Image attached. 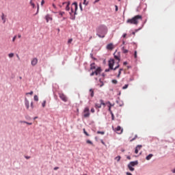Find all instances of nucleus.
<instances>
[{"mask_svg":"<svg viewBox=\"0 0 175 175\" xmlns=\"http://www.w3.org/2000/svg\"><path fill=\"white\" fill-rule=\"evenodd\" d=\"M96 35L98 38H105L106 33H107V27L105 25H100L96 29Z\"/></svg>","mask_w":175,"mask_h":175,"instance_id":"f257e3e1","label":"nucleus"},{"mask_svg":"<svg viewBox=\"0 0 175 175\" xmlns=\"http://www.w3.org/2000/svg\"><path fill=\"white\" fill-rule=\"evenodd\" d=\"M90 70H94L90 74V76H94V75H96V76H98V75H100V72H102V69L100 68V67H98L96 68L95 63H92L90 64Z\"/></svg>","mask_w":175,"mask_h":175,"instance_id":"f03ea898","label":"nucleus"},{"mask_svg":"<svg viewBox=\"0 0 175 175\" xmlns=\"http://www.w3.org/2000/svg\"><path fill=\"white\" fill-rule=\"evenodd\" d=\"M142 15H136L132 18H129L126 21L127 24H133L134 25H137L139 24V20H142Z\"/></svg>","mask_w":175,"mask_h":175,"instance_id":"7ed1b4c3","label":"nucleus"},{"mask_svg":"<svg viewBox=\"0 0 175 175\" xmlns=\"http://www.w3.org/2000/svg\"><path fill=\"white\" fill-rule=\"evenodd\" d=\"M77 9H78L77 2L72 3L69 14H70V16L73 15V14H77L76 12H77Z\"/></svg>","mask_w":175,"mask_h":175,"instance_id":"20e7f679","label":"nucleus"},{"mask_svg":"<svg viewBox=\"0 0 175 175\" xmlns=\"http://www.w3.org/2000/svg\"><path fill=\"white\" fill-rule=\"evenodd\" d=\"M109 69H111V70H116L118 69V68H120V64H118L117 66H116L113 68V66H114V59H110L109 61Z\"/></svg>","mask_w":175,"mask_h":175,"instance_id":"39448f33","label":"nucleus"},{"mask_svg":"<svg viewBox=\"0 0 175 175\" xmlns=\"http://www.w3.org/2000/svg\"><path fill=\"white\" fill-rule=\"evenodd\" d=\"M139 163L137 161H131L129 163L128 167L131 172H134L135 168L133 167L136 166Z\"/></svg>","mask_w":175,"mask_h":175,"instance_id":"423d86ee","label":"nucleus"},{"mask_svg":"<svg viewBox=\"0 0 175 175\" xmlns=\"http://www.w3.org/2000/svg\"><path fill=\"white\" fill-rule=\"evenodd\" d=\"M90 108L88 107H85L83 110V117L85 118H88L90 117Z\"/></svg>","mask_w":175,"mask_h":175,"instance_id":"0eeeda50","label":"nucleus"},{"mask_svg":"<svg viewBox=\"0 0 175 175\" xmlns=\"http://www.w3.org/2000/svg\"><path fill=\"white\" fill-rule=\"evenodd\" d=\"M100 104H98V103L95 104L96 109H100V107H102V105H103V106H104V107H105V106H106V103H105L103 100H100Z\"/></svg>","mask_w":175,"mask_h":175,"instance_id":"6e6552de","label":"nucleus"},{"mask_svg":"<svg viewBox=\"0 0 175 175\" xmlns=\"http://www.w3.org/2000/svg\"><path fill=\"white\" fill-rule=\"evenodd\" d=\"M113 131L118 133V135H121L123 132V129H121V126H118L117 128L113 129Z\"/></svg>","mask_w":175,"mask_h":175,"instance_id":"1a4fd4ad","label":"nucleus"},{"mask_svg":"<svg viewBox=\"0 0 175 175\" xmlns=\"http://www.w3.org/2000/svg\"><path fill=\"white\" fill-rule=\"evenodd\" d=\"M113 55H114L115 59H117L118 64H120V57H121V55H120V52L116 51V52L114 53Z\"/></svg>","mask_w":175,"mask_h":175,"instance_id":"9d476101","label":"nucleus"},{"mask_svg":"<svg viewBox=\"0 0 175 175\" xmlns=\"http://www.w3.org/2000/svg\"><path fill=\"white\" fill-rule=\"evenodd\" d=\"M59 96L60 99H62V100H63V102H68V98H66V96L65 94H64V93H59Z\"/></svg>","mask_w":175,"mask_h":175,"instance_id":"9b49d317","label":"nucleus"},{"mask_svg":"<svg viewBox=\"0 0 175 175\" xmlns=\"http://www.w3.org/2000/svg\"><path fill=\"white\" fill-rule=\"evenodd\" d=\"M105 105H107V107L109 108L108 110H109V113H111V111H111V107H113V106H114V104H111V103L108 101L105 103Z\"/></svg>","mask_w":175,"mask_h":175,"instance_id":"f8f14e48","label":"nucleus"},{"mask_svg":"<svg viewBox=\"0 0 175 175\" xmlns=\"http://www.w3.org/2000/svg\"><path fill=\"white\" fill-rule=\"evenodd\" d=\"M107 50H113L114 49V44L113 43H109L106 46Z\"/></svg>","mask_w":175,"mask_h":175,"instance_id":"ddd939ff","label":"nucleus"},{"mask_svg":"<svg viewBox=\"0 0 175 175\" xmlns=\"http://www.w3.org/2000/svg\"><path fill=\"white\" fill-rule=\"evenodd\" d=\"M32 66H36V65L38 64V58L34 57L31 59V62Z\"/></svg>","mask_w":175,"mask_h":175,"instance_id":"4468645a","label":"nucleus"},{"mask_svg":"<svg viewBox=\"0 0 175 175\" xmlns=\"http://www.w3.org/2000/svg\"><path fill=\"white\" fill-rule=\"evenodd\" d=\"M45 18L46 20V23H49V21H53V18L51 17V16H50L49 14H47L45 16Z\"/></svg>","mask_w":175,"mask_h":175,"instance_id":"2eb2a0df","label":"nucleus"},{"mask_svg":"<svg viewBox=\"0 0 175 175\" xmlns=\"http://www.w3.org/2000/svg\"><path fill=\"white\" fill-rule=\"evenodd\" d=\"M65 3H67L66 7V10L67 12H69L70 10V8L69 7L70 5V1H68V3H64L63 4L65 5Z\"/></svg>","mask_w":175,"mask_h":175,"instance_id":"dca6fc26","label":"nucleus"},{"mask_svg":"<svg viewBox=\"0 0 175 175\" xmlns=\"http://www.w3.org/2000/svg\"><path fill=\"white\" fill-rule=\"evenodd\" d=\"M142 145H138L137 146L136 148H135V152L136 154H139V150H142Z\"/></svg>","mask_w":175,"mask_h":175,"instance_id":"f3484780","label":"nucleus"},{"mask_svg":"<svg viewBox=\"0 0 175 175\" xmlns=\"http://www.w3.org/2000/svg\"><path fill=\"white\" fill-rule=\"evenodd\" d=\"M1 20L3 21V24L6 23V17L5 16V14L2 13Z\"/></svg>","mask_w":175,"mask_h":175,"instance_id":"a211bd4d","label":"nucleus"},{"mask_svg":"<svg viewBox=\"0 0 175 175\" xmlns=\"http://www.w3.org/2000/svg\"><path fill=\"white\" fill-rule=\"evenodd\" d=\"M25 106L27 110L29 109V101L27 98H25Z\"/></svg>","mask_w":175,"mask_h":175,"instance_id":"6ab92c4d","label":"nucleus"},{"mask_svg":"<svg viewBox=\"0 0 175 175\" xmlns=\"http://www.w3.org/2000/svg\"><path fill=\"white\" fill-rule=\"evenodd\" d=\"M152 157H154V154H150L149 155H148V156L146 157V161H150V159H151Z\"/></svg>","mask_w":175,"mask_h":175,"instance_id":"aec40b11","label":"nucleus"},{"mask_svg":"<svg viewBox=\"0 0 175 175\" xmlns=\"http://www.w3.org/2000/svg\"><path fill=\"white\" fill-rule=\"evenodd\" d=\"M89 92H90V96H91L92 98H94V90H93V89H90V90H89Z\"/></svg>","mask_w":175,"mask_h":175,"instance_id":"412c9836","label":"nucleus"},{"mask_svg":"<svg viewBox=\"0 0 175 175\" xmlns=\"http://www.w3.org/2000/svg\"><path fill=\"white\" fill-rule=\"evenodd\" d=\"M122 70H124L123 68H120V69L119 70L118 75V76H117L118 79H120V76H121V72H122Z\"/></svg>","mask_w":175,"mask_h":175,"instance_id":"4be33fe9","label":"nucleus"},{"mask_svg":"<svg viewBox=\"0 0 175 175\" xmlns=\"http://www.w3.org/2000/svg\"><path fill=\"white\" fill-rule=\"evenodd\" d=\"M129 51L128 49H125V47L122 48V53H124V54H126L128 53Z\"/></svg>","mask_w":175,"mask_h":175,"instance_id":"5701e85b","label":"nucleus"},{"mask_svg":"<svg viewBox=\"0 0 175 175\" xmlns=\"http://www.w3.org/2000/svg\"><path fill=\"white\" fill-rule=\"evenodd\" d=\"M8 57L10 58H13L14 57V53H9Z\"/></svg>","mask_w":175,"mask_h":175,"instance_id":"b1692460","label":"nucleus"},{"mask_svg":"<svg viewBox=\"0 0 175 175\" xmlns=\"http://www.w3.org/2000/svg\"><path fill=\"white\" fill-rule=\"evenodd\" d=\"M115 159L117 161V162H120L121 160V157L120 156H118L115 158Z\"/></svg>","mask_w":175,"mask_h":175,"instance_id":"393cba45","label":"nucleus"},{"mask_svg":"<svg viewBox=\"0 0 175 175\" xmlns=\"http://www.w3.org/2000/svg\"><path fill=\"white\" fill-rule=\"evenodd\" d=\"M128 87H129V84H126L122 87V90H126V88H128Z\"/></svg>","mask_w":175,"mask_h":175,"instance_id":"a878e982","label":"nucleus"},{"mask_svg":"<svg viewBox=\"0 0 175 175\" xmlns=\"http://www.w3.org/2000/svg\"><path fill=\"white\" fill-rule=\"evenodd\" d=\"M110 114L111 115V120H112V121H114V113H113V111H111Z\"/></svg>","mask_w":175,"mask_h":175,"instance_id":"bb28decb","label":"nucleus"},{"mask_svg":"<svg viewBox=\"0 0 175 175\" xmlns=\"http://www.w3.org/2000/svg\"><path fill=\"white\" fill-rule=\"evenodd\" d=\"M98 135H105V131H97Z\"/></svg>","mask_w":175,"mask_h":175,"instance_id":"cd10ccee","label":"nucleus"},{"mask_svg":"<svg viewBox=\"0 0 175 175\" xmlns=\"http://www.w3.org/2000/svg\"><path fill=\"white\" fill-rule=\"evenodd\" d=\"M136 139H137V135H135V137H134L133 139H131L130 140V142H133L134 140H136Z\"/></svg>","mask_w":175,"mask_h":175,"instance_id":"c85d7f7f","label":"nucleus"},{"mask_svg":"<svg viewBox=\"0 0 175 175\" xmlns=\"http://www.w3.org/2000/svg\"><path fill=\"white\" fill-rule=\"evenodd\" d=\"M134 58H137V51H135L134 52Z\"/></svg>","mask_w":175,"mask_h":175,"instance_id":"c756f323","label":"nucleus"},{"mask_svg":"<svg viewBox=\"0 0 175 175\" xmlns=\"http://www.w3.org/2000/svg\"><path fill=\"white\" fill-rule=\"evenodd\" d=\"M46 100H44L43 103H42V107H46Z\"/></svg>","mask_w":175,"mask_h":175,"instance_id":"7c9ffc66","label":"nucleus"},{"mask_svg":"<svg viewBox=\"0 0 175 175\" xmlns=\"http://www.w3.org/2000/svg\"><path fill=\"white\" fill-rule=\"evenodd\" d=\"M34 100H36V102H38V100H39V97H38V96L35 95V96H34Z\"/></svg>","mask_w":175,"mask_h":175,"instance_id":"2f4dec72","label":"nucleus"},{"mask_svg":"<svg viewBox=\"0 0 175 175\" xmlns=\"http://www.w3.org/2000/svg\"><path fill=\"white\" fill-rule=\"evenodd\" d=\"M26 95H33V92L31 91L30 92L26 93Z\"/></svg>","mask_w":175,"mask_h":175,"instance_id":"473e14b6","label":"nucleus"},{"mask_svg":"<svg viewBox=\"0 0 175 175\" xmlns=\"http://www.w3.org/2000/svg\"><path fill=\"white\" fill-rule=\"evenodd\" d=\"M72 42H73V39H69L68 41V44H70V43H72Z\"/></svg>","mask_w":175,"mask_h":175,"instance_id":"72a5a7b5","label":"nucleus"},{"mask_svg":"<svg viewBox=\"0 0 175 175\" xmlns=\"http://www.w3.org/2000/svg\"><path fill=\"white\" fill-rule=\"evenodd\" d=\"M86 143H87L88 144H92V142H91L90 139L87 140V141H86Z\"/></svg>","mask_w":175,"mask_h":175,"instance_id":"f704fd0d","label":"nucleus"},{"mask_svg":"<svg viewBox=\"0 0 175 175\" xmlns=\"http://www.w3.org/2000/svg\"><path fill=\"white\" fill-rule=\"evenodd\" d=\"M112 83H113V84H117V83H118V82L117 81V80L113 79V80H112Z\"/></svg>","mask_w":175,"mask_h":175,"instance_id":"c9c22d12","label":"nucleus"},{"mask_svg":"<svg viewBox=\"0 0 175 175\" xmlns=\"http://www.w3.org/2000/svg\"><path fill=\"white\" fill-rule=\"evenodd\" d=\"M100 83H101L100 85V87L101 88V87H103V85H104V83H103V82L100 79Z\"/></svg>","mask_w":175,"mask_h":175,"instance_id":"e433bc0d","label":"nucleus"},{"mask_svg":"<svg viewBox=\"0 0 175 175\" xmlns=\"http://www.w3.org/2000/svg\"><path fill=\"white\" fill-rule=\"evenodd\" d=\"M30 5L33 6V8H35V3H32V1H30Z\"/></svg>","mask_w":175,"mask_h":175,"instance_id":"4c0bfd02","label":"nucleus"},{"mask_svg":"<svg viewBox=\"0 0 175 175\" xmlns=\"http://www.w3.org/2000/svg\"><path fill=\"white\" fill-rule=\"evenodd\" d=\"M65 14V12H59V15L60 16H64Z\"/></svg>","mask_w":175,"mask_h":175,"instance_id":"58836bf2","label":"nucleus"},{"mask_svg":"<svg viewBox=\"0 0 175 175\" xmlns=\"http://www.w3.org/2000/svg\"><path fill=\"white\" fill-rule=\"evenodd\" d=\"M17 38V36H15L13 39H12V42H15L16 39Z\"/></svg>","mask_w":175,"mask_h":175,"instance_id":"ea45409f","label":"nucleus"},{"mask_svg":"<svg viewBox=\"0 0 175 175\" xmlns=\"http://www.w3.org/2000/svg\"><path fill=\"white\" fill-rule=\"evenodd\" d=\"M91 113H95V109L92 108L91 109Z\"/></svg>","mask_w":175,"mask_h":175,"instance_id":"a19ab883","label":"nucleus"},{"mask_svg":"<svg viewBox=\"0 0 175 175\" xmlns=\"http://www.w3.org/2000/svg\"><path fill=\"white\" fill-rule=\"evenodd\" d=\"M31 108L33 109V102L31 103Z\"/></svg>","mask_w":175,"mask_h":175,"instance_id":"79ce46f5","label":"nucleus"},{"mask_svg":"<svg viewBox=\"0 0 175 175\" xmlns=\"http://www.w3.org/2000/svg\"><path fill=\"white\" fill-rule=\"evenodd\" d=\"M101 143L103 144V146H106V144H105V142H103V139H101Z\"/></svg>","mask_w":175,"mask_h":175,"instance_id":"37998d69","label":"nucleus"},{"mask_svg":"<svg viewBox=\"0 0 175 175\" xmlns=\"http://www.w3.org/2000/svg\"><path fill=\"white\" fill-rule=\"evenodd\" d=\"M115 8H116V12H118V6L115 5Z\"/></svg>","mask_w":175,"mask_h":175,"instance_id":"c03bdc74","label":"nucleus"},{"mask_svg":"<svg viewBox=\"0 0 175 175\" xmlns=\"http://www.w3.org/2000/svg\"><path fill=\"white\" fill-rule=\"evenodd\" d=\"M86 2H87V0H84L83 1L84 5H88V3H86Z\"/></svg>","mask_w":175,"mask_h":175,"instance_id":"a18cd8bd","label":"nucleus"},{"mask_svg":"<svg viewBox=\"0 0 175 175\" xmlns=\"http://www.w3.org/2000/svg\"><path fill=\"white\" fill-rule=\"evenodd\" d=\"M26 124H27V125H32V123H31V122H26Z\"/></svg>","mask_w":175,"mask_h":175,"instance_id":"49530a36","label":"nucleus"},{"mask_svg":"<svg viewBox=\"0 0 175 175\" xmlns=\"http://www.w3.org/2000/svg\"><path fill=\"white\" fill-rule=\"evenodd\" d=\"M79 8H80L81 10H83V7L81 6V3L79 4Z\"/></svg>","mask_w":175,"mask_h":175,"instance_id":"de8ad7c7","label":"nucleus"},{"mask_svg":"<svg viewBox=\"0 0 175 175\" xmlns=\"http://www.w3.org/2000/svg\"><path fill=\"white\" fill-rule=\"evenodd\" d=\"M41 5H44V0H42V1Z\"/></svg>","mask_w":175,"mask_h":175,"instance_id":"09e8293b","label":"nucleus"},{"mask_svg":"<svg viewBox=\"0 0 175 175\" xmlns=\"http://www.w3.org/2000/svg\"><path fill=\"white\" fill-rule=\"evenodd\" d=\"M84 133H85V135L86 136H90V134H88V133H87V131L85 132Z\"/></svg>","mask_w":175,"mask_h":175,"instance_id":"8fccbe9b","label":"nucleus"},{"mask_svg":"<svg viewBox=\"0 0 175 175\" xmlns=\"http://www.w3.org/2000/svg\"><path fill=\"white\" fill-rule=\"evenodd\" d=\"M20 122H21V124H26L27 122H26V121H21Z\"/></svg>","mask_w":175,"mask_h":175,"instance_id":"3c124183","label":"nucleus"},{"mask_svg":"<svg viewBox=\"0 0 175 175\" xmlns=\"http://www.w3.org/2000/svg\"><path fill=\"white\" fill-rule=\"evenodd\" d=\"M126 175H133L131 172H126Z\"/></svg>","mask_w":175,"mask_h":175,"instance_id":"603ef678","label":"nucleus"},{"mask_svg":"<svg viewBox=\"0 0 175 175\" xmlns=\"http://www.w3.org/2000/svg\"><path fill=\"white\" fill-rule=\"evenodd\" d=\"M58 169H59V167H54V170H58Z\"/></svg>","mask_w":175,"mask_h":175,"instance_id":"864d4df0","label":"nucleus"},{"mask_svg":"<svg viewBox=\"0 0 175 175\" xmlns=\"http://www.w3.org/2000/svg\"><path fill=\"white\" fill-rule=\"evenodd\" d=\"M123 38H126V33H124L122 36Z\"/></svg>","mask_w":175,"mask_h":175,"instance_id":"5fc2aeb1","label":"nucleus"},{"mask_svg":"<svg viewBox=\"0 0 175 175\" xmlns=\"http://www.w3.org/2000/svg\"><path fill=\"white\" fill-rule=\"evenodd\" d=\"M110 70H111V69H110V68L109 69H106L105 72H109Z\"/></svg>","mask_w":175,"mask_h":175,"instance_id":"6e6d98bb","label":"nucleus"},{"mask_svg":"<svg viewBox=\"0 0 175 175\" xmlns=\"http://www.w3.org/2000/svg\"><path fill=\"white\" fill-rule=\"evenodd\" d=\"M123 65H128V63H127L126 62H124L123 63Z\"/></svg>","mask_w":175,"mask_h":175,"instance_id":"4d7b16f0","label":"nucleus"},{"mask_svg":"<svg viewBox=\"0 0 175 175\" xmlns=\"http://www.w3.org/2000/svg\"><path fill=\"white\" fill-rule=\"evenodd\" d=\"M25 158H26V159H29V158H31V157L26 156Z\"/></svg>","mask_w":175,"mask_h":175,"instance_id":"13d9d810","label":"nucleus"},{"mask_svg":"<svg viewBox=\"0 0 175 175\" xmlns=\"http://www.w3.org/2000/svg\"><path fill=\"white\" fill-rule=\"evenodd\" d=\"M18 38L20 39L21 38V34H18Z\"/></svg>","mask_w":175,"mask_h":175,"instance_id":"bf43d9fd","label":"nucleus"},{"mask_svg":"<svg viewBox=\"0 0 175 175\" xmlns=\"http://www.w3.org/2000/svg\"><path fill=\"white\" fill-rule=\"evenodd\" d=\"M132 33H133V35H135L136 32L133 31Z\"/></svg>","mask_w":175,"mask_h":175,"instance_id":"052dcab7","label":"nucleus"},{"mask_svg":"<svg viewBox=\"0 0 175 175\" xmlns=\"http://www.w3.org/2000/svg\"><path fill=\"white\" fill-rule=\"evenodd\" d=\"M127 159H131V157L128 156Z\"/></svg>","mask_w":175,"mask_h":175,"instance_id":"680f3d73","label":"nucleus"},{"mask_svg":"<svg viewBox=\"0 0 175 175\" xmlns=\"http://www.w3.org/2000/svg\"><path fill=\"white\" fill-rule=\"evenodd\" d=\"M85 129H83V133H85Z\"/></svg>","mask_w":175,"mask_h":175,"instance_id":"e2e57ef3","label":"nucleus"},{"mask_svg":"<svg viewBox=\"0 0 175 175\" xmlns=\"http://www.w3.org/2000/svg\"><path fill=\"white\" fill-rule=\"evenodd\" d=\"M36 118H38V117H35V118H33V120H36Z\"/></svg>","mask_w":175,"mask_h":175,"instance_id":"0e129e2a","label":"nucleus"},{"mask_svg":"<svg viewBox=\"0 0 175 175\" xmlns=\"http://www.w3.org/2000/svg\"><path fill=\"white\" fill-rule=\"evenodd\" d=\"M95 2H99V0H96Z\"/></svg>","mask_w":175,"mask_h":175,"instance_id":"69168bd1","label":"nucleus"},{"mask_svg":"<svg viewBox=\"0 0 175 175\" xmlns=\"http://www.w3.org/2000/svg\"><path fill=\"white\" fill-rule=\"evenodd\" d=\"M17 57L18 58V59H20V57H18V55H17Z\"/></svg>","mask_w":175,"mask_h":175,"instance_id":"338daca9","label":"nucleus"},{"mask_svg":"<svg viewBox=\"0 0 175 175\" xmlns=\"http://www.w3.org/2000/svg\"><path fill=\"white\" fill-rule=\"evenodd\" d=\"M19 79L21 80V79H23V77H20Z\"/></svg>","mask_w":175,"mask_h":175,"instance_id":"774afa93","label":"nucleus"}]
</instances>
